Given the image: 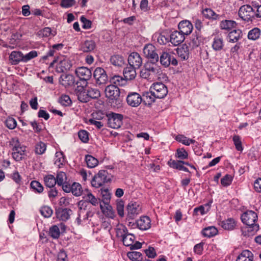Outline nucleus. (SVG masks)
I'll return each mask as SVG.
<instances>
[{
	"label": "nucleus",
	"mask_w": 261,
	"mask_h": 261,
	"mask_svg": "<svg viewBox=\"0 0 261 261\" xmlns=\"http://www.w3.org/2000/svg\"><path fill=\"white\" fill-rule=\"evenodd\" d=\"M257 219V214L252 211H248L242 214V221L247 226L246 229L248 233L245 235L253 236L259 229V225L256 223Z\"/></svg>",
	"instance_id": "f257e3e1"
},
{
	"label": "nucleus",
	"mask_w": 261,
	"mask_h": 261,
	"mask_svg": "<svg viewBox=\"0 0 261 261\" xmlns=\"http://www.w3.org/2000/svg\"><path fill=\"white\" fill-rule=\"evenodd\" d=\"M12 146V156L16 161L21 160L24 156L25 147L21 146L17 139H13L11 141Z\"/></svg>",
	"instance_id": "f03ea898"
},
{
	"label": "nucleus",
	"mask_w": 261,
	"mask_h": 261,
	"mask_svg": "<svg viewBox=\"0 0 261 261\" xmlns=\"http://www.w3.org/2000/svg\"><path fill=\"white\" fill-rule=\"evenodd\" d=\"M117 236L122 238L123 244L126 246H131L134 243L135 237L132 233L128 232L127 228L123 225H121L117 230Z\"/></svg>",
	"instance_id": "7ed1b4c3"
},
{
	"label": "nucleus",
	"mask_w": 261,
	"mask_h": 261,
	"mask_svg": "<svg viewBox=\"0 0 261 261\" xmlns=\"http://www.w3.org/2000/svg\"><path fill=\"white\" fill-rule=\"evenodd\" d=\"M110 180V178L108 172L106 170H101L93 177L91 180V185L93 187L98 188Z\"/></svg>",
	"instance_id": "20e7f679"
},
{
	"label": "nucleus",
	"mask_w": 261,
	"mask_h": 261,
	"mask_svg": "<svg viewBox=\"0 0 261 261\" xmlns=\"http://www.w3.org/2000/svg\"><path fill=\"white\" fill-rule=\"evenodd\" d=\"M238 14L242 20L247 22L252 21L254 18L255 11L251 6L244 5L240 8Z\"/></svg>",
	"instance_id": "39448f33"
},
{
	"label": "nucleus",
	"mask_w": 261,
	"mask_h": 261,
	"mask_svg": "<svg viewBox=\"0 0 261 261\" xmlns=\"http://www.w3.org/2000/svg\"><path fill=\"white\" fill-rule=\"evenodd\" d=\"M149 91L157 98H163L168 93L167 87L162 83H154L150 87Z\"/></svg>",
	"instance_id": "423d86ee"
},
{
	"label": "nucleus",
	"mask_w": 261,
	"mask_h": 261,
	"mask_svg": "<svg viewBox=\"0 0 261 261\" xmlns=\"http://www.w3.org/2000/svg\"><path fill=\"white\" fill-rule=\"evenodd\" d=\"M108 118V125L112 128L118 129L122 124L123 116L121 114L112 113Z\"/></svg>",
	"instance_id": "0eeeda50"
},
{
	"label": "nucleus",
	"mask_w": 261,
	"mask_h": 261,
	"mask_svg": "<svg viewBox=\"0 0 261 261\" xmlns=\"http://www.w3.org/2000/svg\"><path fill=\"white\" fill-rule=\"evenodd\" d=\"M127 217L128 220L134 219L141 213V207L137 202H130L127 206Z\"/></svg>",
	"instance_id": "6e6552de"
},
{
	"label": "nucleus",
	"mask_w": 261,
	"mask_h": 261,
	"mask_svg": "<svg viewBox=\"0 0 261 261\" xmlns=\"http://www.w3.org/2000/svg\"><path fill=\"white\" fill-rule=\"evenodd\" d=\"M143 54L150 61L158 62L159 57L156 51L155 47L152 44H146L143 48Z\"/></svg>",
	"instance_id": "1a4fd4ad"
},
{
	"label": "nucleus",
	"mask_w": 261,
	"mask_h": 261,
	"mask_svg": "<svg viewBox=\"0 0 261 261\" xmlns=\"http://www.w3.org/2000/svg\"><path fill=\"white\" fill-rule=\"evenodd\" d=\"M93 76L97 85H100L107 83L108 77L106 71L101 67H97L93 73Z\"/></svg>",
	"instance_id": "9d476101"
},
{
	"label": "nucleus",
	"mask_w": 261,
	"mask_h": 261,
	"mask_svg": "<svg viewBox=\"0 0 261 261\" xmlns=\"http://www.w3.org/2000/svg\"><path fill=\"white\" fill-rule=\"evenodd\" d=\"M105 92L106 97L112 100H117L120 94L119 88L114 85H110L107 86Z\"/></svg>",
	"instance_id": "9b49d317"
},
{
	"label": "nucleus",
	"mask_w": 261,
	"mask_h": 261,
	"mask_svg": "<svg viewBox=\"0 0 261 261\" xmlns=\"http://www.w3.org/2000/svg\"><path fill=\"white\" fill-rule=\"evenodd\" d=\"M129 65L139 69L142 64V59L137 52L132 53L128 57Z\"/></svg>",
	"instance_id": "f8f14e48"
},
{
	"label": "nucleus",
	"mask_w": 261,
	"mask_h": 261,
	"mask_svg": "<svg viewBox=\"0 0 261 261\" xmlns=\"http://www.w3.org/2000/svg\"><path fill=\"white\" fill-rule=\"evenodd\" d=\"M75 74L81 80L87 81L89 80L92 75L91 71L85 67H80L76 69Z\"/></svg>",
	"instance_id": "ddd939ff"
},
{
	"label": "nucleus",
	"mask_w": 261,
	"mask_h": 261,
	"mask_svg": "<svg viewBox=\"0 0 261 261\" xmlns=\"http://www.w3.org/2000/svg\"><path fill=\"white\" fill-rule=\"evenodd\" d=\"M126 100L128 105L129 106L137 107L141 103L142 98L138 93L132 92L127 95Z\"/></svg>",
	"instance_id": "4468645a"
},
{
	"label": "nucleus",
	"mask_w": 261,
	"mask_h": 261,
	"mask_svg": "<svg viewBox=\"0 0 261 261\" xmlns=\"http://www.w3.org/2000/svg\"><path fill=\"white\" fill-rule=\"evenodd\" d=\"M75 78L70 74H62L59 78V83L65 87L73 86L75 84Z\"/></svg>",
	"instance_id": "2eb2a0df"
},
{
	"label": "nucleus",
	"mask_w": 261,
	"mask_h": 261,
	"mask_svg": "<svg viewBox=\"0 0 261 261\" xmlns=\"http://www.w3.org/2000/svg\"><path fill=\"white\" fill-rule=\"evenodd\" d=\"M137 227L142 230H146L151 227V220L148 216H142L136 221Z\"/></svg>",
	"instance_id": "dca6fc26"
},
{
	"label": "nucleus",
	"mask_w": 261,
	"mask_h": 261,
	"mask_svg": "<svg viewBox=\"0 0 261 261\" xmlns=\"http://www.w3.org/2000/svg\"><path fill=\"white\" fill-rule=\"evenodd\" d=\"M179 31L184 35L190 34L193 30L192 24L188 20H183L180 22L178 25Z\"/></svg>",
	"instance_id": "f3484780"
},
{
	"label": "nucleus",
	"mask_w": 261,
	"mask_h": 261,
	"mask_svg": "<svg viewBox=\"0 0 261 261\" xmlns=\"http://www.w3.org/2000/svg\"><path fill=\"white\" fill-rule=\"evenodd\" d=\"M71 66L72 63L69 59H63L57 65L56 70L57 72L62 73L69 70Z\"/></svg>",
	"instance_id": "a211bd4d"
},
{
	"label": "nucleus",
	"mask_w": 261,
	"mask_h": 261,
	"mask_svg": "<svg viewBox=\"0 0 261 261\" xmlns=\"http://www.w3.org/2000/svg\"><path fill=\"white\" fill-rule=\"evenodd\" d=\"M185 40V35L180 31H175L173 32L170 36V41L174 46L181 43Z\"/></svg>",
	"instance_id": "6ab92c4d"
},
{
	"label": "nucleus",
	"mask_w": 261,
	"mask_h": 261,
	"mask_svg": "<svg viewBox=\"0 0 261 261\" xmlns=\"http://www.w3.org/2000/svg\"><path fill=\"white\" fill-rule=\"evenodd\" d=\"M101 195L102 196V201L105 204L106 209L109 212V214H112V207L109 203L111 199V193L107 189H101Z\"/></svg>",
	"instance_id": "aec40b11"
},
{
	"label": "nucleus",
	"mask_w": 261,
	"mask_h": 261,
	"mask_svg": "<svg viewBox=\"0 0 261 261\" xmlns=\"http://www.w3.org/2000/svg\"><path fill=\"white\" fill-rule=\"evenodd\" d=\"M71 214L72 211L67 208H59L56 211L57 218L63 221L67 220Z\"/></svg>",
	"instance_id": "412c9836"
},
{
	"label": "nucleus",
	"mask_w": 261,
	"mask_h": 261,
	"mask_svg": "<svg viewBox=\"0 0 261 261\" xmlns=\"http://www.w3.org/2000/svg\"><path fill=\"white\" fill-rule=\"evenodd\" d=\"M9 60L12 65H17L23 60V54L21 51H13L9 56Z\"/></svg>",
	"instance_id": "4be33fe9"
},
{
	"label": "nucleus",
	"mask_w": 261,
	"mask_h": 261,
	"mask_svg": "<svg viewBox=\"0 0 261 261\" xmlns=\"http://www.w3.org/2000/svg\"><path fill=\"white\" fill-rule=\"evenodd\" d=\"M95 47L96 44L93 40H87L81 43L80 50L85 53H88L93 50Z\"/></svg>",
	"instance_id": "5701e85b"
},
{
	"label": "nucleus",
	"mask_w": 261,
	"mask_h": 261,
	"mask_svg": "<svg viewBox=\"0 0 261 261\" xmlns=\"http://www.w3.org/2000/svg\"><path fill=\"white\" fill-rule=\"evenodd\" d=\"M83 198L86 202L90 203L94 206H96L100 202V200L96 198L89 190H86L83 193Z\"/></svg>",
	"instance_id": "b1692460"
},
{
	"label": "nucleus",
	"mask_w": 261,
	"mask_h": 261,
	"mask_svg": "<svg viewBox=\"0 0 261 261\" xmlns=\"http://www.w3.org/2000/svg\"><path fill=\"white\" fill-rule=\"evenodd\" d=\"M242 36V32L240 30H234L230 32L227 36V41L229 42H237Z\"/></svg>",
	"instance_id": "393cba45"
},
{
	"label": "nucleus",
	"mask_w": 261,
	"mask_h": 261,
	"mask_svg": "<svg viewBox=\"0 0 261 261\" xmlns=\"http://www.w3.org/2000/svg\"><path fill=\"white\" fill-rule=\"evenodd\" d=\"M136 68L130 65L124 69L123 73L126 80H132L135 78L136 76Z\"/></svg>",
	"instance_id": "a878e982"
},
{
	"label": "nucleus",
	"mask_w": 261,
	"mask_h": 261,
	"mask_svg": "<svg viewBox=\"0 0 261 261\" xmlns=\"http://www.w3.org/2000/svg\"><path fill=\"white\" fill-rule=\"evenodd\" d=\"M253 254L248 250H244L239 254L236 261H253Z\"/></svg>",
	"instance_id": "bb28decb"
},
{
	"label": "nucleus",
	"mask_w": 261,
	"mask_h": 261,
	"mask_svg": "<svg viewBox=\"0 0 261 261\" xmlns=\"http://www.w3.org/2000/svg\"><path fill=\"white\" fill-rule=\"evenodd\" d=\"M157 62H153L149 61L146 63L144 66V68L152 75H154L159 72V67L155 64Z\"/></svg>",
	"instance_id": "cd10ccee"
},
{
	"label": "nucleus",
	"mask_w": 261,
	"mask_h": 261,
	"mask_svg": "<svg viewBox=\"0 0 261 261\" xmlns=\"http://www.w3.org/2000/svg\"><path fill=\"white\" fill-rule=\"evenodd\" d=\"M176 53L182 60H187L189 58V48L186 44L182 45L176 49Z\"/></svg>",
	"instance_id": "c85d7f7f"
},
{
	"label": "nucleus",
	"mask_w": 261,
	"mask_h": 261,
	"mask_svg": "<svg viewBox=\"0 0 261 261\" xmlns=\"http://www.w3.org/2000/svg\"><path fill=\"white\" fill-rule=\"evenodd\" d=\"M212 203V201H211L204 205H202L195 208L194 210V213L196 215H198L199 213L202 215L207 213L210 210Z\"/></svg>",
	"instance_id": "c756f323"
},
{
	"label": "nucleus",
	"mask_w": 261,
	"mask_h": 261,
	"mask_svg": "<svg viewBox=\"0 0 261 261\" xmlns=\"http://www.w3.org/2000/svg\"><path fill=\"white\" fill-rule=\"evenodd\" d=\"M171 55L169 53L166 51L163 52L160 56V60L161 64L167 67H168L171 63Z\"/></svg>",
	"instance_id": "7c9ffc66"
},
{
	"label": "nucleus",
	"mask_w": 261,
	"mask_h": 261,
	"mask_svg": "<svg viewBox=\"0 0 261 261\" xmlns=\"http://www.w3.org/2000/svg\"><path fill=\"white\" fill-rule=\"evenodd\" d=\"M236 222L233 219L229 218L220 223V225L226 230H232L236 226Z\"/></svg>",
	"instance_id": "2f4dec72"
},
{
	"label": "nucleus",
	"mask_w": 261,
	"mask_h": 261,
	"mask_svg": "<svg viewBox=\"0 0 261 261\" xmlns=\"http://www.w3.org/2000/svg\"><path fill=\"white\" fill-rule=\"evenodd\" d=\"M110 82L112 84V85L118 87V86H122L125 85L126 80L121 76L115 75L110 77Z\"/></svg>",
	"instance_id": "473e14b6"
},
{
	"label": "nucleus",
	"mask_w": 261,
	"mask_h": 261,
	"mask_svg": "<svg viewBox=\"0 0 261 261\" xmlns=\"http://www.w3.org/2000/svg\"><path fill=\"white\" fill-rule=\"evenodd\" d=\"M224 42L222 38L219 36L215 37L214 39L212 47L215 51H219L223 49Z\"/></svg>",
	"instance_id": "72a5a7b5"
},
{
	"label": "nucleus",
	"mask_w": 261,
	"mask_h": 261,
	"mask_svg": "<svg viewBox=\"0 0 261 261\" xmlns=\"http://www.w3.org/2000/svg\"><path fill=\"white\" fill-rule=\"evenodd\" d=\"M111 63L115 66L121 67L124 64V60L122 56L114 55L110 58Z\"/></svg>",
	"instance_id": "f704fd0d"
},
{
	"label": "nucleus",
	"mask_w": 261,
	"mask_h": 261,
	"mask_svg": "<svg viewBox=\"0 0 261 261\" xmlns=\"http://www.w3.org/2000/svg\"><path fill=\"white\" fill-rule=\"evenodd\" d=\"M218 233L217 229L214 226H209L204 228L202 231V234L206 237L211 238Z\"/></svg>",
	"instance_id": "c9c22d12"
},
{
	"label": "nucleus",
	"mask_w": 261,
	"mask_h": 261,
	"mask_svg": "<svg viewBox=\"0 0 261 261\" xmlns=\"http://www.w3.org/2000/svg\"><path fill=\"white\" fill-rule=\"evenodd\" d=\"M78 99L82 102H86L90 100L87 91H84V87H82L77 92Z\"/></svg>",
	"instance_id": "e433bc0d"
},
{
	"label": "nucleus",
	"mask_w": 261,
	"mask_h": 261,
	"mask_svg": "<svg viewBox=\"0 0 261 261\" xmlns=\"http://www.w3.org/2000/svg\"><path fill=\"white\" fill-rule=\"evenodd\" d=\"M236 25L234 21L225 20L220 22V27L222 30H229L235 28Z\"/></svg>",
	"instance_id": "4c0bfd02"
},
{
	"label": "nucleus",
	"mask_w": 261,
	"mask_h": 261,
	"mask_svg": "<svg viewBox=\"0 0 261 261\" xmlns=\"http://www.w3.org/2000/svg\"><path fill=\"white\" fill-rule=\"evenodd\" d=\"M184 161H171L170 163V167L185 172H189L188 169L183 166Z\"/></svg>",
	"instance_id": "58836bf2"
},
{
	"label": "nucleus",
	"mask_w": 261,
	"mask_h": 261,
	"mask_svg": "<svg viewBox=\"0 0 261 261\" xmlns=\"http://www.w3.org/2000/svg\"><path fill=\"white\" fill-rule=\"evenodd\" d=\"M56 34V31H52L49 27L44 28L38 32V35L40 37H47L50 35L54 36Z\"/></svg>",
	"instance_id": "ea45409f"
},
{
	"label": "nucleus",
	"mask_w": 261,
	"mask_h": 261,
	"mask_svg": "<svg viewBox=\"0 0 261 261\" xmlns=\"http://www.w3.org/2000/svg\"><path fill=\"white\" fill-rule=\"evenodd\" d=\"M85 161L87 166L90 168L96 167L98 164V161L91 155H87L85 157Z\"/></svg>",
	"instance_id": "a19ab883"
},
{
	"label": "nucleus",
	"mask_w": 261,
	"mask_h": 261,
	"mask_svg": "<svg viewBox=\"0 0 261 261\" xmlns=\"http://www.w3.org/2000/svg\"><path fill=\"white\" fill-rule=\"evenodd\" d=\"M44 181L45 186L50 188H53L57 183L56 178L52 175L44 177Z\"/></svg>",
	"instance_id": "79ce46f5"
},
{
	"label": "nucleus",
	"mask_w": 261,
	"mask_h": 261,
	"mask_svg": "<svg viewBox=\"0 0 261 261\" xmlns=\"http://www.w3.org/2000/svg\"><path fill=\"white\" fill-rule=\"evenodd\" d=\"M260 35V30L258 28H254L250 30L248 34V38L250 40H255Z\"/></svg>",
	"instance_id": "37998d69"
},
{
	"label": "nucleus",
	"mask_w": 261,
	"mask_h": 261,
	"mask_svg": "<svg viewBox=\"0 0 261 261\" xmlns=\"http://www.w3.org/2000/svg\"><path fill=\"white\" fill-rule=\"evenodd\" d=\"M203 15L208 19H217L218 17V15L215 13V12L211 9L206 8L202 11Z\"/></svg>",
	"instance_id": "c03bdc74"
},
{
	"label": "nucleus",
	"mask_w": 261,
	"mask_h": 261,
	"mask_svg": "<svg viewBox=\"0 0 261 261\" xmlns=\"http://www.w3.org/2000/svg\"><path fill=\"white\" fill-rule=\"evenodd\" d=\"M82 186L79 183L74 182L71 185V191L73 195L75 196H79L82 194Z\"/></svg>",
	"instance_id": "a18cd8bd"
},
{
	"label": "nucleus",
	"mask_w": 261,
	"mask_h": 261,
	"mask_svg": "<svg viewBox=\"0 0 261 261\" xmlns=\"http://www.w3.org/2000/svg\"><path fill=\"white\" fill-rule=\"evenodd\" d=\"M176 140L186 145H189L191 144H193L195 142L194 140L188 138L182 135H177L176 137Z\"/></svg>",
	"instance_id": "49530a36"
},
{
	"label": "nucleus",
	"mask_w": 261,
	"mask_h": 261,
	"mask_svg": "<svg viewBox=\"0 0 261 261\" xmlns=\"http://www.w3.org/2000/svg\"><path fill=\"white\" fill-rule=\"evenodd\" d=\"M31 188L35 192L41 193L43 191V187L42 185L38 181L33 180L31 181L30 184Z\"/></svg>",
	"instance_id": "de8ad7c7"
},
{
	"label": "nucleus",
	"mask_w": 261,
	"mask_h": 261,
	"mask_svg": "<svg viewBox=\"0 0 261 261\" xmlns=\"http://www.w3.org/2000/svg\"><path fill=\"white\" fill-rule=\"evenodd\" d=\"M56 179L58 185L61 186V185L63 184L67 180L66 173L62 171L58 172Z\"/></svg>",
	"instance_id": "09e8293b"
},
{
	"label": "nucleus",
	"mask_w": 261,
	"mask_h": 261,
	"mask_svg": "<svg viewBox=\"0 0 261 261\" xmlns=\"http://www.w3.org/2000/svg\"><path fill=\"white\" fill-rule=\"evenodd\" d=\"M49 234L54 239H58L60 234V228L58 225L52 226L49 228Z\"/></svg>",
	"instance_id": "8fccbe9b"
},
{
	"label": "nucleus",
	"mask_w": 261,
	"mask_h": 261,
	"mask_svg": "<svg viewBox=\"0 0 261 261\" xmlns=\"http://www.w3.org/2000/svg\"><path fill=\"white\" fill-rule=\"evenodd\" d=\"M127 256L134 261H140L142 259V254L138 251L129 252L127 253Z\"/></svg>",
	"instance_id": "3c124183"
},
{
	"label": "nucleus",
	"mask_w": 261,
	"mask_h": 261,
	"mask_svg": "<svg viewBox=\"0 0 261 261\" xmlns=\"http://www.w3.org/2000/svg\"><path fill=\"white\" fill-rule=\"evenodd\" d=\"M46 149V144L42 142H39L36 144L35 152L38 154H42L44 153Z\"/></svg>",
	"instance_id": "603ef678"
},
{
	"label": "nucleus",
	"mask_w": 261,
	"mask_h": 261,
	"mask_svg": "<svg viewBox=\"0 0 261 261\" xmlns=\"http://www.w3.org/2000/svg\"><path fill=\"white\" fill-rule=\"evenodd\" d=\"M89 98L96 99L100 96L99 91L95 88H89L87 90Z\"/></svg>",
	"instance_id": "864d4df0"
},
{
	"label": "nucleus",
	"mask_w": 261,
	"mask_h": 261,
	"mask_svg": "<svg viewBox=\"0 0 261 261\" xmlns=\"http://www.w3.org/2000/svg\"><path fill=\"white\" fill-rule=\"evenodd\" d=\"M41 215L45 218H49L53 214V210L48 206H44L42 207L40 210Z\"/></svg>",
	"instance_id": "5fc2aeb1"
},
{
	"label": "nucleus",
	"mask_w": 261,
	"mask_h": 261,
	"mask_svg": "<svg viewBox=\"0 0 261 261\" xmlns=\"http://www.w3.org/2000/svg\"><path fill=\"white\" fill-rule=\"evenodd\" d=\"M176 157L180 160H185L188 158V153L183 148H179L176 150Z\"/></svg>",
	"instance_id": "6e6d98bb"
},
{
	"label": "nucleus",
	"mask_w": 261,
	"mask_h": 261,
	"mask_svg": "<svg viewBox=\"0 0 261 261\" xmlns=\"http://www.w3.org/2000/svg\"><path fill=\"white\" fill-rule=\"evenodd\" d=\"M234 144L236 146V148L238 151H242L243 147L242 145V142L241 140V138L238 135H234L232 138Z\"/></svg>",
	"instance_id": "4d7b16f0"
},
{
	"label": "nucleus",
	"mask_w": 261,
	"mask_h": 261,
	"mask_svg": "<svg viewBox=\"0 0 261 261\" xmlns=\"http://www.w3.org/2000/svg\"><path fill=\"white\" fill-rule=\"evenodd\" d=\"M59 102L62 106H69L71 104V100L68 95H63L60 97Z\"/></svg>",
	"instance_id": "13d9d810"
},
{
	"label": "nucleus",
	"mask_w": 261,
	"mask_h": 261,
	"mask_svg": "<svg viewBox=\"0 0 261 261\" xmlns=\"http://www.w3.org/2000/svg\"><path fill=\"white\" fill-rule=\"evenodd\" d=\"M5 124L7 127L11 129L15 128L17 125L16 121L12 117H8L5 121Z\"/></svg>",
	"instance_id": "bf43d9fd"
},
{
	"label": "nucleus",
	"mask_w": 261,
	"mask_h": 261,
	"mask_svg": "<svg viewBox=\"0 0 261 261\" xmlns=\"http://www.w3.org/2000/svg\"><path fill=\"white\" fill-rule=\"evenodd\" d=\"M38 56V53L36 50H32L27 54L23 55V62L26 63L29 61L34 59Z\"/></svg>",
	"instance_id": "052dcab7"
},
{
	"label": "nucleus",
	"mask_w": 261,
	"mask_h": 261,
	"mask_svg": "<svg viewBox=\"0 0 261 261\" xmlns=\"http://www.w3.org/2000/svg\"><path fill=\"white\" fill-rule=\"evenodd\" d=\"M64 162V158L63 156V154L61 152H57L55 159V164L60 167V165H63Z\"/></svg>",
	"instance_id": "680f3d73"
},
{
	"label": "nucleus",
	"mask_w": 261,
	"mask_h": 261,
	"mask_svg": "<svg viewBox=\"0 0 261 261\" xmlns=\"http://www.w3.org/2000/svg\"><path fill=\"white\" fill-rule=\"evenodd\" d=\"M116 207L118 212V214L121 217L124 216V202L122 200H120L117 202Z\"/></svg>",
	"instance_id": "e2e57ef3"
},
{
	"label": "nucleus",
	"mask_w": 261,
	"mask_h": 261,
	"mask_svg": "<svg viewBox=\"0 0 261 261\" xmlns=\"http://www.w3.org/2000/svg\"><path fill=\"white\" fill-rule=\"evenodd\" d=\"M232 180V177L228 174L225 175L221 180V184L225 187L229 186Z\"/></svg>",
	"instance_id": "0e129e2a"
},
{
	"label": "nucleus",
	"mask_w": 261,
	"mask_h": 261,
	"mask_svg": "<svg viewBox=\"0 0 261 261\" xmlns=\"http://www.w3.org/2000/svg\"><path fill=\"white\" fill-rule=\"evenodd\" d=\"M80 139L84 143H86L89 140L88 133L85 130H81L78 133Z\"/></svg>",
	"instance_id": "69168bd1"
},
{
	"label": "nucleus",
	"mask_w": 261,
	"mask_h": 261,
	"mask_svg": "<svg viewBox=\"0 0 261 261\" xmlns=\"http://www.w3.org/2000/svg\"><path fill=\"white\" fill-rule=\"evenodd\" d=\"M75 0H62L60 5L63 8H68L74 5Z\"/></svg>",
	"instance_id": "338daca9"
},
{
	"label": "nucleus",
	"mask_w": 261,
	"mask_h": 261,
	"mask_svg": "<svg viewBox=\"0 0 261 261\" xmlns=\"http://www.w3.org/2000/svg\"><path fill=\"white\" fill-rule=\"evenodd\" d=\"M80 20L83 23L82 27L85 29H88L91 27V21L87 19L84 16L81 17Z\"/></svg>",
	"instance_id": "774afa93"
}]
</instances>
